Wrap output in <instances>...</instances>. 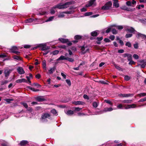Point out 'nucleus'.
Returning a JSON list of instances; mask_svg holds the SVG:
<instances>
[{
    "mask_svg": "<svg viewBox=\"0 0 146 146\" xmlns=\"http://www.w3.org/2000/svg\"><path fill=\"white\" fill-rule=\"evenodd\" d=\"M71 1L67 2L64 4H60L55 6V7L59 9H62L68 7L69 5L72 4Z\"/></svg>",
    "mask_w": 146,
    "mask_h": 146,
    "instance_id": "f257e3e1",
    "label": "nucleus"
},
{
    "mask_svg": "<svg viewBox=\"0 0 146 146\" xmlns=\"http://www.w3.org/2000/svg\"><path fill=\"white\" fill-rule=\"evenodd\" d=\"M50 116V114L49 113H43L42 114L40 120L42 122H47V120L46 119H49Z\"/></svg>",
    "mask_w": 146,
    "mask_h": 146,
    "instance_id": "f03ea898",
    "label": "nucleus"
},
{
    "mask_svg": "<svg viewBox=\"0 0 146 146\" xmlns=\"http://www.w3.org/2000/svg\"><path fill=\"white\" fill-rule=\"evenodd\" d=\"M112 5V3L111 1H108L102 7V9L104 10H108L111 7Z\"/></svg>",
    "mask_w": 146,
    "mask_h": 146,
    "instance_id": "7ed1b4c3",
    "label": "nucleus"
},
{
    "mask_svg": "<svg viewBox=\"0 0 146 146\" xmlns=\"http://www.w3.org/2000/svg\"><path fill=\"white\" fill-rule=\"evenodd\" d=\"M13 69H9L8 68L5 69L4 70V74L5 77L7 78L10 73L13 70Z\"/></svg>",
    "mask_w": 146,
    "mask_h": 146,
    "instance_id": "20e7f679",
    "label": "nucleus"
},
{
    "mask_svg": "<svg viewBox=\"0 0 146 146\" xmlns=\"http://www.w3.org/2000/svg\"><path fill=\"white\" fill-rule=\"evenodd\" d=\"M38 47L40 48L41 50L43 51L47 50L49 48V47L46 46V45L45 44H40L38 46L36 47V48Z\"/></svg>",
    "mask_w": 146,
    "mask_h": 146,
    "instance_id": "39448f33",
    "label": "nucleus"
},
{
    "mask_svg": "<svg viewBox=\"0 0 146 146\" xmlns=\"http://www.w3.org/2000/svg\"><path fill=\"white\" fill-rule=\"evenodd\" d=\"M126 31L128 32L133 33V32L136 31L135 29L133 27L127 26L125 28Z\"/></svg>",
    "mask_w": 146,
    "mask_h": 146,
    "instance_id": "423d86ee",
    "label": "nucleus"
},
{
    "mask_svg": "<svg viewBox=\"0 0 146 146\" xmlns=\"http://www.w3.org/2000/svg\"><path fill=\"white\" fill-rule=\"evenodd\" d=\"M136 2L134 0H133L131 2L130 1H128L126 2L127 5L128 6L134 7L133 5L136 4Z\"/></svg>",
    "mask_w": 146,
    "mask_h": 146,
    "instance_id": "0eeeda50",
    "label": "nucleus"
},
{
    "mask_svg": "<svg viewBox=\"0 0 146 146\" xmlns=\"http://www.w3.org/2000/svg\"><path fill=\"white\" fill-rule=\"evenodd\" d=\"M121 9L122 10H126L129 11H133L135 10V8L131 9L130 8H128L126 6H123L121 7Z\"/></svg>",
    "mask_w": 146,
    "mask_h": 146,
    "instance_id": "6e6552de",
    "label": "nucleus"
},
{
    "mask_svg": "<svg viewBox=\"0 0 146 146\" xmlns=\"http://www.w3.org/2000/svg\"><path fill=\"white\" fill-rule=\"evenodd\" d=\"M17 71L18 73L20 74H23L25 73V71L23 68L21 67H18L17 69Z\"/></svg>",
    "mask_w": 146,
    "mask_h": 146,
    "instance_id": "1a4fd4ad",
    "label": "nucleus"
},
{
    "mask_svg": "<svg viewBox=\"0 0 146 146\" xmlns=\"http://www.w3.org/2000/svg\"><path fill=\"white\" fill-rule=\"evenodd\" d=\"M35 99L37 101L39 102L44 101L46 100L44 97L42 96L36 97Z\"/></svg>",
    "mask_w": 146,
    "mask_h": 146,
    "instance_id": "9d476101",
    "label": "nucleus"
},
{
    "mask_svg": "<svg viewBox=\"0 0 146 146\" xmlns=\"http://www.w3.org/2000/svg\"><path fill=\"white\" fill-rule=\"evenodd\" d=\"M72 104L75 105H82L85 104L84 102L80 101H74L72 102Z\"/></svg>",
    "mask_w": 146,
    "mask_h": 146,
    "instance_id": "9b49d317",
    "label": "nucleus"
},
{
    "mask_svg": "<svg viewBox=\"0 0 146 146\" xmlns=\"http://www.w3.org/2000/svg\"><path fill=\"white\" fill-rule=\"evenodd\" d=\"M133 94H118V96H119L121 97L122 96L123 97H129L133 96Z\"/></svg>",
    "mask_w": 146,
    "mask_h": 146,
    "instance_id": "f8f14e48",
    "label": "nucleus"
},
{
    "mask_svg": "<svg viewBox=\"0 0 146 146\" xmlns=\"http://www.w3.org/2000/svg\"><path fill=\"white\" fill-rule=\"evenodd\" d=\"M96 0H90L89 1L88 3L86 5V7H88L91 6L94 4V2Z\"/></svg>",
    "mask_w": 146,
    "mask_h": 146,
    "instance_id": "ddd939ff",
    "label": "nucleus"
},
{
    "mask_svg": "<svg viewBox=\"0 0 146 146\" xmlns=\"http://www.w3.org/2000/svg\"><path fill=\"white\" fill-rule=\"evenodd\" d=\"M66 13V14H70V13L69 12L67 11H64L62 13H60L58 15V18H62L64 17V13Z\"/></svg>",
    "mask_w": 146,
    "mask_h": 146,
    "instance_id": "4468645a",
    "label": "nucleus"
},
{
    "mask_svg": "<svg viewBox=\"0 0 146 146\" xmlns=\"http://www.w3.org/2000/svg\"><path fill=\"white\" fill-rule=\"evenodd\" d=\"M16 82L17 83H21L22 82H27V80L23 78L17 80L16 81Z\"/></svg>",
    "mask_w": 146,
    "mask_h": 146,
    "instance_id": "2eb2a0df",
    "label": "nucleus"
},
{
    "mask_svg": "<svg viewBox=\"0 0 146 146\" xmlns=\"http://www.w3.org/2000/svg\"><path fill=\"white\" fill-rule=\"evenodd\" d=\"M114 2L113 3V5L116 8H117L119 7V5L118 3V0H113Z\"/></svg>",
    "mask_w": 146,
    "mask_h": 146,
    "instance_id": "dca6fc26",
    "label": "nucleus"
},
{
    "mask_svg": "<svg viewBox=\"0 0 146 146\" xmlns=\"http://www.w3.org/2000/svg\"><path fill=\"white\" fill-rule=\"evenodd\" d=\"M59 40L63 43H66L68 41V39L66 38H60Z\"/></svg>",
    "mask_w": 146,
    "mask_h": 146,
    "instance_id": "f3484780",
    "label": "nucleus"
},
{
    "mask_svg": "<svg viewBox=\"0 0 146 146\" xmlns=\"http://www.w3.org/2000/svg\"><path fill=\"white\" fill-rule=\"evenodd\" d=\"M28 143V142L27 141L23 140L20 142L19 144L21 146H24Z\"/></svg>",
    "mask_w": 146,
    "mask_h": 146,
    "instance_id": "a211bd4d",
    "label": "nucleus"
},
{
    "mask_svg": "<svg viewBox=\"0 0 146 146\" xmlns=\"http://www.w3.org/2000/svg\"><path fill=\"white\" fill-rule=\"evenodd\" d=\"M113 110V109L112 108H104V111L105 112L110 111H112Z\"/></svg>",
    "mask_w": 146,
    "mask_h": 146,
    "instance_id": "6ab92c4d",
    "label": "nucleus"
},
{
    "mask_svg": "<svg viewBox=\"0 0 146 146\" xmlns=\"http://www.w3.org/2000/svg\"><path fill=\"white\" fill-rule=\"evenodd\" d=\"M74 113V112L73 111L69 110H68L66 114L69 115H72Z\"/></svg>",
    "mask_w": 146,
    "mask_h": 146,
    "instance_id": "aec40b11",
    "label": "nucleus"
},
{
    "mask_svg": "<svg viewBox=\"0 0 146 146\" xmlns=\"http://www.w3.org/2000/svg\"><path fill=\"white\" fill-rule=\"evenodd\" d=\"M131 100H124L122 101V102L124 103L130 104L132 102Z\"/></svg>",
    "mask_w": 146,
    "mask_h": 146,
    "instance_id": "412c9836",
    "label": "nucleus"
},
{
    "mask_svg": "<svg viewBox=\"0 0 146 146\" xmlns=\"http://www.w3.org/2000/svg\"><path fill=\"white\" fill-rule=\"evenodd\" d=\"M50 112L56 116H57L58 115L57 111L55 109H53L51 110L50 111Z\"/></svg>",
    "mask_w": 146,
    "mask_h": 146,
    "instance_id": "4be33fe9",
    "label": "nucleus"
},
{
    "mask_svg": "<svg viewBox=\"0 0 146 146\" xmlns=\"http://www.w3.org/2000/svg\"><path fill=\"white\" fill-rule=\"evenodd\" d=\"M124 105H123L121 104H119L117 106V108L119 109H124Z\"/></svg>",
    "mask_w": 146,
    "mask_h": 146,
    "instance_id": "5701e85b",
    "label": "nucleus"
},
{
    "mask_svg": "<svg viewBox=\"0 0 146 146\" xmlns=\"http://www.w3.org/2000/svg\"><path fill=\"white\" fill-rule=\"evenodd\" d=\"M146 96V93H142L137 94V96L138 97H141Z\"/></svg>",
    "mask_w": 146,
    "mask_h": 146,
    "instance_id": "b1692460",
    "label": "nucleus"
},
{
    "mask_svg": "<svg viewBox=\"0 0 146 146\" xmlns=\"http://www.w3.org/2000/svg\"><path fill=\"white\" fill-rule=\"evenodd\" d=\"M13 58L15 60H21V58L19 56L17 55H14L13 56Z\"/></svg>",
    "mask_w": 146,
    "mask_h": 146,
    "instance_id": "393cba45",
    "label": "nucleus"
},
{
    "mask_svg": "<svg viewBox=\"0 0 146 146\" xmlns=\"http://www.w3.org/2000/svg\"><path fill=\"white\" fill-rule=\"evenodd\" d=\"M66 57H65L63 56H61L58 58L57 59V60H66Z\"/></svg>",
    "mask_w": 146,
    "mask_h": 146,
    "instance_id": "a878e982",
    "label": "nucleus"
},
{
    "mask_svg": "<svg viewBox=\"0 0 146 146\" xmlns=\"http://www.w3.org/2000/svg\"><path fill=\"white\" fill-rule=\"evenodd\" d=\"M91 35L92 36H96L98 35V33L97 31H94L92 32L91 33Z\"/></svg>",
    "mask_w": 146,
    "mask_h": 146,
    "instance_id": "bb28decb",
    "label": "nucleus"
},
{
    "mask_svg": "<svg viewBox=\"0 0 146 146\" xmlns=\"http://www.w3.org/2000/svg\"><path fill=\"white\" fill-rule=\"evenodd\" d=\"M54 17L52 16L50 17L46 21V22L52 21L54 19Z\"/></svg>",
    "mask_w": 146,
    "mask_h": 146,
    "instance_id": "cd10ccee",
    "label": "nucleus"
},
{
    "mask_svg": "<svg viewBox=\"0 0 146 146\" xmlns=\"http://www.w3.org/2000/svg\"><path fill=\"white\" fill-rule=\"evenodd\" d=\"M127 60L129 61L132 60V55L129 54V55L127 56Z\"/></svg>",
    "mask_w": 146,
    "mask_h": 146,
    "instance_id": "c85d7f7f",
    "label": "nucleus"
},
{
    "mask_svg": "<svg viewBox=\"0 0 146 146\" xmlns=\"http://www.w3.org/2000/svg\"><path fill=\"white\" fill-rule=\"evenodd\" d=\"M21 104L22 105L26 108H27L28 107V105L26 103L22 102L21 103Z\"/></svg>",
    "mask_w": 146,
    "mask_h": 146,
    "instance_id": "c756f323",
    "label": "nucleus"
},
{
    "mask_svg": "<svg viewBox=\"0 0 146 146\" xmlns=\"http://www.w3.org/2000/svg\"><path fill=\"white\" fill-rule=\"evenodd\" d=\"M104 102L108 104H110L111 106L113 105L112 103L110 100H104Z\"/></svg>",
    "mask_w": 146,
    "mask_h": 146,
    "instance_id": "7c9ffc66",
    "label": "nucleus"
},
{
    "mask_svg": "<svg viewBox=\"0 0 146 146\" xmlns=\"http://www.w3.org/2000/svg\"><path fill=\"white\" fill-rule=\"evenodd\" d=\"M125 45L126 46H127L129 47H130L131 46V43L129 42H127L125 43Z\"/></svg>",
    "mask_w": 146,
    "mask_h": 146,
    "instance_id": "2f4dec72",
    "label": "nucleus"
},
{
    "mask_svg": "<svg viewBox=\"0 0 146 146\" xmlns=\"http://www.w3.org/2000/svg\"><path fill=\"white\" fill-rule=\"evenodd\" d=\"M59 52V51L58 50H54L52 52V54L54 55H55L58 54Z\"/></svg>",
    "mask_w": 146,
    "mask_h": 146,
    "instance_id": "473e14b6",
    "label": "nucleus"
},
{
    "mask_svg": "<svg viewBox=\"0 0 146 146\" xmlns=\"http://www.w3.org/2000/svg\"><path fill=\"white\" fill-rule=\"evenodd\" d=\"M55 70L54 68H51L50 70H49V73L50 74H52Z\"/></svg>",
    "mask_w": 146,
    "mask_h": 146,
    "instance_id": "72a5a7b5",
    "label": "nucleus"
},
{
    "mask_svg": "<svg viewBox=\"0 0 146 146\" xmlns=\"http://www.w3.org/2000/svg\"><path fill=\"white\" fill-rule=\"evenodd\" d=\"M81 36L79 35H76L74 37V38L76 40H78L81 38Z\"/></svg>",
    "mask_w": 146,
    "mask_h": 146,
    "instance_id": "f704fd0d",
    "label": "nucleus"
},
{
    "mask_svg": "<svg viewBox=\"0 0 146 146\" xmlns=\"http://www.w3.org/2000/svg\"><path fill=\"white\" fill-rule=\"evenodd\" d=\"M7 80H5L2 81L1 82V85H3L5 84H6L8 83Z\"/></svg>",
    "mask_w": 146,
    "mask_h": 146,
    "instance_id": "c9c22d12",
    "label": "nucleus"
},
{
    "mask_svg": "<svg viewBox=\"0 0 146 146\" xmlns=\"http://www.w3.org/2000/svg\"><path fill=\"white\" fill-rule=\"evenodd\" d=\"M92 14V12H87L85 13L84 15L86 16H89L91 15Z\"/></svg>",
    "mask_w": 146,
    "mask_h": 146,
    "instance_id": "e433bc0d",
    "label": "nucleus"
},
{
    "mask_svg": "<svg viewBox=\"0 0 146 146\" xmlns=\"http://www.w3.org/2000/svg\"><path fill=\"white\" fill-rule=\"evenodd\" d=\"M115 68L119 70H122V68H121L120 67H119V66L117 65H115Z\"/></svg>",
    "mask_w": 146,
    "mask_h": 146,
    "instance_id": "4c0bfd02",
    "label": "nucleus"
},
{
    "mask_svg": "<svg viewBox=\"0 0 146 146\" xmlns=\"http://www.w3.org/2000/svg\"><path fill=\"white\" fill-rule=\"evenodd\" d=\"M66 60H67L69 61L70 62H73L74 61V60L72 58L66 57Z\"/></svg>",
    "mask_w": 146,
    "mask_h": 146,
    "instance_id": "58836bf2",
    "label": "nucleus"
},
{
    "mask_svg": "<svg viewBox=\"0 0 146 146\" xmlns=\"http://www.w3.org/2000/svg\"><path fill=\"white\" fill-rule=\"evenodd\" d=\"M55 8H56V7H54L52 9L50 10V13L51 14H54L55 13V11L54 10V9Z\"/></svg>",
    "mask_w": 146,
    "mask_h": 146,
    "instance_id": "ea45409f",
    "label": "nucleus"
},
{
    "mask_svg": "<svg viewBox=\"0 0 146 146\" xmlns=\"http://www.w3.org/2000/svg\"><path fill=\"white\" fill-rule=\"evenodd\" d=\"M4 100L7 102L9 103L11 101H13V100L10 99H5Z\"/></svg>",
    "mask_w": 146,
    "mask_h": 146,
    "instance_id": "a19ab883",
    "label": "nucleus"
},
{
    "mask_svg": "<svg viewBox=\"0 0 146 146\" xmlns=\"http://www.w3.org/2000/svg\"><path fill=\"white\" fill-rule=\"evenodd\" d=\"M129 106L130 108H134L137 107L136 105L134 104L129 105Z\"/></svg>",
    "mask_w": 146,
    "mask_h": 146,
    "instance_id": "79ce46f5",
    "label": "nucleus"
},
{
    "mask_svg": "<svg viewBox=\"0 0 146 146\" xmlns=\"http://www.w3.org/2000/svg\"><path fill=\"white\" fill-rule=\"evenodd\" d=\"M93 106L95 108L97 107L98 106V103L96 102H94L93 103Z\"/></svg>",
    "mask_w": 146,
    "mask_h": 146,
    "instance_id": "37998d69",
    "label": "nucleus"
},
{
    "mask_svg": "<svg viewBox=\"0 0 146 146\" xmlns=\"http://www.w3.org/2000/svg\"><path fill=\"white\" fill-rule=\"evenodd\" d=\"M130 78V77L128 76H124V79L126 81L129 80Z\"/></svg>",
    "mask_w": 146,
    "mask_h": 146,
    "instance_id": "c03bdc74",
    "label": "nucleus"
},
{
    "mask_svg": "<svg viewBox=\"0 0 146 146\" xmlns=\"http://www.w3.org/2000/svg\"><path fill=\"white\" fill-rule=\"evenodd\" d=\"M129 106H130L129 105V104L125 105H124V108L126 109H130Z\"/></svg>",
    "mask_w": 146,
    "mask_h": 146,
    "instance_id": "a18cd8bd",
    "label": "nucleus"
},
{
    "mask_svg": "<svg viewBox=\"0 0 146 146\" xmlns=\"http://www.w3.org/2000/svg\"><path fill=\"white\" fill-rule=\"evenodd\" d=\"M133 57L135 59H138L139 58V56L137 54H134L133 55Z\"/></svg>",
    "mask_w": 146,
    "mask_h": 146,
    "instance_id": "49530a36",
    "label": "nucleus"
},
{
    "mask_svg": "<svg viewBox=\"0 0 146 146\" xmlns=\"http://www.w3.org/2000/svg\"><path fill=\"white\" fill-rule=\"evenodd\" d=\"M33 19L32 18L27 19L26 21V23L31 22L33 21Z\"/></svg>",
    "mask_w": 146,
    "mask_h": 146,
    "instance_id": "de8ad7c7",
    "label": "nucleus"
},
{
    "mask_svg": "<svg viewBox=\"0 0 146 146\" xmlns=\"http://www.w3.org/2000/svg\"><path fill=\"white\" fill-rule=\"evenodd\" d=\"M85 50V48H84V46H82V47H81V50L84 53H86L87 51H88L89 50V49H87L86 50V51L84 52V51Z\"/></svg>",
    "mask_w": 146,
    "mask_h": 146,
    "instance_id": "09e8293b",
    "label": "nucleus"
},
{
    "mask_svg": "<svg viewBox=\"0 0 146 146\" xmlns=\"http://www.w3.org/2000/svg\"><path fill=\"white\" fill-rule=\"evenodd\" d=\"M132 36L131 34H127L126 35L125 37L126 38H129L131 37Z\"/></svg>",
    "mask_w": 146,
    "mask_h": 146,
    "instance_id": "8fccbe9b",
    "label": "nucleus"
},
{
    "mask_svg": "<svg viewBox=\"0 0 146 146\" xmlns=\"http://www.w3.org/2000/svg\"><path fill=\"white\" fill-rule=\"evenodd\" d=\"M66 81L67 83L69 86H70L71 85V82L69 80L67 79L66 80Z\"/></svg>",
    "mask_w": 146,
    "mask_h": 146,
    "instance_id": "3c124183",
    "label": "nucleus"
},
{
    "mask_svg": "<svg viewBox=\"0 0 146 146\" xmlns=\"http://www.w3.org/2000/svg\"><path fill=\"white\" fill-rule=\"evenodd\" d=\"M33 85L35 86H36L37 87V88H39L41 87V86L40 85L38 84L37 83H34L33 84Z\"/></svg>",
    "mask_w": 146,
    "mask_h": 146,
    "instance_id": "603ef678",
    "label": "nucleus"
},
{
    "mask_svg": "<svg viewBox=\"0 0 146 146\" xmlns=\"http://www.w3.org/2000/svg\"><path fill=\"white\" fill-rule=\"evenodd\" d=\"M112 33L113 34H116L117 33V31H116V30H115V29H113L112 30Z\"/></svg>",
    "mask_w": 146,
    "mask_h": 146,
    "instance_id": "864d4df0",
    "label": "nucleus"
},
{
    "mask_svg": "<svg viewBox=\"0 0 146 146\" xmlns=\"http://www.w3.org/2000/svg\"><path fill=\"white\" fill-rule=\"evenodd\" d=\"M74 108H75L74 110L75 111H80V110H82L81 108H80L79 107H77V108L75 107Z\"/></svg>",
    "mask_w": 146,
    "mask_h": 146,
    "instance_id": "5fc2aeb1",
    "label": "nucleus"
},
{
    "mask_svg": "<svg viewBox=\"0 0 146 146\" xmlns=\"http://www.w3.org/2000/svg\"><path fill=\"white\" fill-rule=\"evenodd\" d=\"M134 48L135 49H137L138 47V44L136 43L133 45Z\"/></svg>",
    "mask_w": 146,
    "mask_h": 146,
    "instance_id": "6e6d98bb",
    "label": "nucleus"
},
{
    "mask_svg": "<svg viewBox=\"0 0 146 146\" xmlns=\"http://www.w3.org/2000/svg\"><path fill=\"white\" fill-rule=\"evenodd\" d=\"M42 64L44 68H46V61L44 60L42 62Z\"/></svg>",
    "mask_w": 146,
    "mask_h": 146,
    "instance_id": "4d7b16f0",
    "label": "nucleus"
},
{
    "mask_svg": "<svg viewBox=\"0 0 146 146\" xmlns=\"http://www.w3.org/2000/svg\"><path fill=\"white\" fill-rule=\"evenodd\" d=\"M115 38V36L112 35H111L109 37V38L112 40H113Z\"/></svg>",
    "mask_w": 146,
    "mask_h": 146,
    "instance_id": "13d9d810",
    "label": "nucleus"
},
{
    "mask_svg": "<svg viewBox=\"0 0 146 146\" xmlns=\"http://www.w3.org/2000/svg\"><path fill=\"white\" fill-rule=\"evenodd\" d=\"M144 7V5H139L137 6V8L139 9H140L141 7L142 8H143Z\"/></svg>",
    "mask_w": 146,
    "mask_h": 146,
    "instance_id": "bf43d9fd",
    "label": "nucleus"
},
{
    "mask_svg": "<svg viewBox=\"0 0 146 146\" xmlns=\"http://www.w3.org/2000/svg\"><path fill=\"white\" fill-rule=\"evenodd\" d=\"M141 66V67L142 68H144L145 67V65L144 64H138L137 66Z\"/></svg>",
    "mask_w": 146,
    "mask_h": 146,
    "instance_id": "052dcab7",
    "label": "nucleus"
},
{
    "mask_svg": "<svg viewBox=\"0 0 146 146\" xmlns=\"http://www.w3.org/2000/svg\"><path fill=\"white\" fill-rule=\"evenodd\" d=\"M83 97L85 99H86L87 100L89 99V98L88 96L86 94H84L83 96Z\"/></svg>",
    "mask_w": 146,
    "mask_h": 146,
    "instance_id": "680f3d73",
    "label": "nucleus"
},
{
    "mask_svg": "<svg viewBox=\"0 0 146 146\" xmlns=\"http://www.w3.org/2000/svg\"><path fill=\"white\" fill-rule=\"evenodd\" d=\"M116 27L119 30H121L123 28L122 26H117Z\"/></svg>",
    "mask_w": 146,
    "mask_h": 146,
    "instance_id": "e2e57ef3",
    "label": "nucleus"
},
{
    "mask_svg": "<svg viewBox=\"0 0 146 146\" xmlns=\"http://www.w3.org/2000/svg\"><path fill=\"white\" fill-rule=\"evenodd\" d=\"M35 77L37 79H39L41 77V76L40 74H38L36 75Z\"/></svg>",
    "mask_w": 146,
    "mask_h": 146,
    "instance_id": "0e129e2a",
    "label": "nucleus"
},
{
    "mask_svg": "<svg viewBox=\"0 0 146 146\" xmlns=\"http://www.w3.org/2000/svg\"><path fill=\"white\" fill-rule=\"evenodd\" d=\"M145 101H146V98L140 99L139 101V102H142Z\"/></svg>",
    "mask_w": 146,
    "mask_h": 146,
    "instance_id": "69168bd1",
    "label": "nucleus"
},
{
    "mask_svg": "<svg viewBox=\"0 0 146 146\" xmlns=\"http://www.w3.org/2000/svg\"><path fill=\"white\" fill-rule=\"evenodd\" d=\"M111 30V28L110 27L108 28L106 30V32L107 33H108Z\"/></svg>",
    "mask_w": 146,
    "mask_h": 146,
    "instance_id": "338daca9",
    "label": "nucleus"
},
{
    "mask_svg": "<svg viewBox=\"0 0 146 146\" xmlns=\"http://www.w3.org/2000/svg\"><path fill=\"white\" fill-rule=\"evenodd\" d=\"M2 146H9L7 143H5L1 144Z\"/></svg>",
    "mask_w": 146,
    "mask_h": 146,
    "instance_id": "774afa93",
    "label": "nucleus"
}]
</instances>
